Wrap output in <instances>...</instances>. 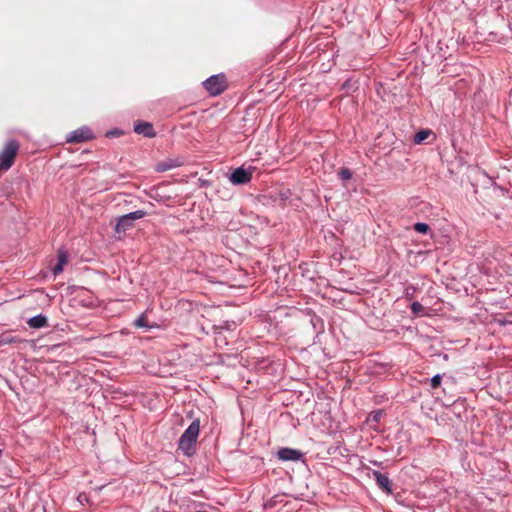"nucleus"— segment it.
<instances>
[{
	"instance_id": "f257e3e1",
	"label": "nucleus",
	"mask_w": 512,
	"mask_h": 512,
	"mask_svg": "<svg viewBox=\"0 0 512 512\" xmlns=\"http://www.w3.org/2000/svg\"><path fill=\"white\" fill-rule=\"evenodd\" d=\"M200 432V420L195 419L184 431L178 441V447L186 456H191L195 452V445Z\"/></svg>"
},
{
	"instance_id": "f03ea898",
	"label": "nucleus",
	"mask_w": 512,
	"mask_h": 512,
	"mask_svg": "<svg viewBox=\"0 0 512 512\" xmlns=\"http://www.w3.org/2000/svg\"><path fill=\"white\" fill-rule=\"evenodd\" d=\"M20 144L15 139L8 140L0 151V172L9 170L18 154Z\"/></svg>"
},
{
	"instance_id": "7ed1b4c3",
	"label": "nucleus",
	"mask_w": 512,
	"mask_h": 512,
	"mask_svg": "<svg viewBox=\"0 0 512 512\" xmlns=\"http://www.w3.org/2000/svg\"><path fill=\"white\" fill-rule=\"evenodd\" d=\"M203 86L211 96H218L227 89V79L222 73L212 75L203 82Z\"/></svg>"
},
{
	"instance_id": "20e7f679",
	"label": "nucleus",
	"mask_w": 512,
	"mask_h": 512,
	"mask_svg": "<svg viewBox=\"0 0 512 512\" xmlns=\"http://www.w3.org/2000/svg\"><path fill=\"white\" fill-rule=\"evenodd\" d=\"M147 215L144 210H136L121 216L116 224L115 231L118 233L125 232L133 227L134 221L141 219Z\"/></svg>"
},
{
	"instance_id": "39448f33",
	"label": "nucleus",
	"mask_w": 512,
	"mask_h": 512,
	"mask_svg": "<svg viewBox=\"0 0 512 512\" xmlns=\"http://www.w3.org/2000/svg\"><path fill=\"white\" fill-rule=\"evenodd\" d=\"M94 133L93 131L87 127L83 126L81 128H78L74 131H72L66 138L67 142L69 143H83L90 141L94 139Z\"/></svg>"
},
{
	"instance_id": "423d86ee",
	"label": "nucleus",
	"mask_w": 512,
	"mask_h": 512,
	"mask_svg": "<svg viewBox=\"0 0 512 512\" xmlns=\"http://www.w3.org/2000/svg\"><path fill=\"white\" fill-rule=\"evenodd\" d=\"M229 179L234 185L247 184L252 179V171L238 167L231 173Z\"/></svg>"
},
{
	"instance_id": "0eeeda50",
	"label": "nucleus",
	"mask_w": 512,
	"mask_h": 512,
	"mask_svg": "<svg viewBox=\"0 0 512 512\" xmlns=\"http://www.w3.org/2000/svg\"><path fill=\"white\" fill-rule=\"evenodd\" d=\"M134 132L143 135L147 138H153L156 136V131L154 129V126L150 122L146 121H137L134 123Z\"/></svg>"
},
{
	"instance_id": "6e6552de",
	"label": "nucleus",
	"mask_w": 512,
	"mask_h": 512,
	"mask_svg": "<svg viewBox=\"0 0 512 512\" xmlns=\"http://www.w3.org/2000/svg\"><path fill=\"white\" fill-rule=\"evenodd\" d=\"M277 456L282 461H298L303 457V453L293 448H281Z\"/></svg>"
},
{
	"instance_id": "1a4fd4ad",
	"label": "nucleus",
	"mask_w": 512,
	"mask_h": 512,
	"mask_svg": "<svg viewBox=\"0 0 512 512\" xmlns=\"http://www.w3.org/2000/svg\"><path fill=\"white\" fill-rule=\"evenodd\" d=\"M373 476L376 481L378 487L384 492L390 494L392 493V484L389 477L386 474L381 473L380 471H373Z\"/></svg>"
},
{
	"instance_id": "9d476101",
	"label": "nucleus",
	"mask_w": 512,
	"mask_h": 512,
	"mask_svg": "<svg viewBox=\"0 0 512 512\" xmlns=\"http://www.w3.org/2000/svg\"><path fill=\"white\" fill-rule=\"evenodd\" d=\"M183 164V161L179 158L176 159H166L161 161L156 166V171L165 172L171 170L173 168L180 167Z\"/></svg>"
},
{
	"instance_id": "9b49d317",
	"label": "nucleus",
	"mask_w": 512,
	"mask_h": 512,
	"mask_svg": "<svg viewBox=\"0 0 512 512\" xmlns=\"http://www.w3.org/2000/svg\"><path fill=\"white\" fill-rule=\"evenodd\" d=\"M67 260V252L63 249H59L57 264L52 269V273L54 276H57L63 271L64 265L67 263Z\"/></svg>"
},
{
	"instance_id": "f8f14e48",
	"label": "nucleus",
	"mask_w": 512,
	"mask_h": 512,
	"mask_svg": "<svg viewBox=\"0 0 512 512\" xmlns=\"http://www.w3.org/2000/svg\"><path fill=\"white\" fill-rule=\"evenodd\" d=\"M28 324L31 328L40 329V328L48 326V320H47L46 316H44L42 314H38L36 316L31 317L28 320Z\"/></svg>"
},
{
	"instance_id": "ddd939ff",
	"label": "nucleus",
	"mask_w": 512,
	"mask_h": 512,
	"mask_svg": "<svg viewBox=\"0 0 512 512\" xmlns=\"http://www.w3.org/2000/svg\"><path fill=\"white\" fill-rule=\"evenodd\" d=\"M23 340L10 332L2 333L0 335V346L21 343Z\"/></svg>"
},
{
	"instance_id": "4468645a",
	"label": "nucleus",
	"mask_w": 512,
	"mask_h": 512,
	"mask_svg": "<svg viewBox=\"0 0 512 512\" xmlns=\"http://www.w3.org/2000/svg\"><path fill=\"white\" fill-rule=\"evenodd\" d=\"M431 134V131L430 130H425V129H422L420 131H418L415 136H414V143L416 144H420L422 143L425 139L428 138V136Z\"/></svg>"
},
{
	"instance_id": "2eb2a0df",
	"label": "nucleus",
	"mask_w": 512,
	"mask_h": 512,
	"mask_svg": "<svg viewBox=\"0 0 512 512\" xmlns=\"http://www.w3.org/2000/svg\"><path fill=\"white\" fill-rule=\"evenodd\" d=\"M338 177L342 181L350 180L352 178V172H351V170L349 168L342 167L338 171Z\"/></svg>"
},
{
	"instance_id": "dca6fc26",
	"label": "nucleus",
	"mask_w": 512,
	"mask_h": 512,
	"mask_svg": "<svg viewBox=\"0 0 512 512\" xmlns=\"http://www.w3.org/2000/svg\"><path fill=\"white\" fill-rule=\"evenodd\" d=\"M414 230L418 233H421V234H426L430 231V227L428 224L426 223H423V222H417L415 225H414Z\"/></svg>"
},
{
	"instance_id": "f3484780",
	"label": "nucleus",
	"mask_w": 512,
	"mask_h": 512,
	"mask_svg": "<svg viewBox=\"0 0 512 512\" xmlns=\"http://www.w3.org/2000/svg\"><path fill=\"white\" fill-rule=\"evenodd\" d=\"M442 375L436 374L430 379V386L432 389H436L441 385Z\"/></svg>"
},
{
	"instance_id": "a211bd4d",
	"label": "nucleus",
	"mask_w": 512,
	"mask_h": 512,
	"mask_svg": "<svg viewBox=\"0 0 512 512\" xmlns=\"http://www.w3.org/2000/svg\"><path fill=\"white\" fill-rule=\"evenodd\" d=\"M411 310L414 314H420L423 312L424 307L421 303L415 301L411 304Z\"/></svg>"
},
{
	"instance_id": "6ab92c4d",
	"label": "nucleus",
	"mask_w": 512,
	"mask_h": 512,
	"mask_svg": "<svg viewBox=\"0 0 512 512\" xmlns=\"http://www.w3.org/2000/svg\"><path fill=\"white\" fill-rule=\"evenodd\" d=\"M134 325L139 328L149 327V325L147 324L146 318L143 315L135 320Z\"/></svg>"
},
{
	"instance_id": "aec40b11",
	"label": "nucleus",
	"mask_w": 512,
	"mask_h": 512,
	"mask_svg": "<svg viewBox=\"0 0 512 512\" xmlns=\"http://www.w3.org/2000/svg\"><path fill=\"white\" fill-rule=\"evenodd\" d=\"M232 326L233 327L236 326L235 322L229 323L228 321H226L223 325L215 327V329H227V330H229V329H232Z\"/></svg>"
},
{
	"instance_id": "412c9836",
	"label": "nucleus",
	"mask_w": 512,
	"mask_h": 512,
	"mask_svg": "<svg viewBox=\"0 0 512 512\" xmlns=\"http://www.w3.org/2000/svg\"><path fill=\"white\" fill-rule=\"evenodd\" d=\"M120 134H121V132H120L119 130H117V129H116V130L108 131V132L106 133V136H118V135H120Z\"/></svg>"
},
{
	"instance_id": "4be33fe9",
	"label": "nucleus",
	"mask_w": 512,
	"mask_h": 512,
	"mask_svg": "<svg viewBox=\"0 0 512 512\" xmlns=\"http://www.w3.org/2000/svg\"><path fill=\"white\" fill-rule=\"evenodd\" d=\"M382 415V412L381 411H376L373 413V420L374 421H379L380 417Z\"/></svg>"
},
{
	"instance_id": "5701e85b",
	"label": "nucleus",
	"mask_w": 512,
	"mask_h": 512,
	"mask_svg": "<svg viewBox=\"0 0 512 512\" xmlns=\"http://www.w3.org/2000/svg\"><path fill=\"white\" fill-rule=\"evenodd\" d=\"M288 194H289L288 192L281 193V194H280V195H281V200H282V201H286V200L288 199V197H289V195H288Z\"/></svg>"
},
{
	"instance_id": "b1692460",
	"label": "nucleus",
	"mask_w": 512,
	"mask_h": 512,
	"mask_svg": "<svg viewBox=\"0 0 512 512\" xmlns=\"http://www.w3.org/2000/svg\"><path fill=\"white\" fill-rule=\"evenodd\" d=\"M348 85V81L344 82V87H346Z\"/></svg>"
},
{
	"instance_id": "393cba45",
	"label": "nucleus",
	"mask_w": 512,
	"mask_h": 512,
	"mask_svg": "<svg viewBox=\"0 0 512 512\" xmlns=\"http://www.w3.org/2000/svg\"><path fill=\"white\" fill-rule=\"evenodd\" d=\"M2 453H3V451H2V449H0V456L2 455Z\"/></svg>"
}]
</instances>
